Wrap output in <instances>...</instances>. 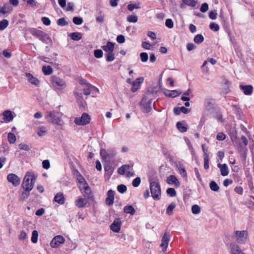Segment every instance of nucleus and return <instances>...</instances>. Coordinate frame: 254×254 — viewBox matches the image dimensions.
Here are the masks:
<instances>
[{
  "mask_svg": "<svg viewBox=\"0 0 254 254\" xmlns=\"http://www.w3.org/2000/svg\"><path fill=\"white\" fill-rule=\"evenodd\" d=\"M30 191L24 190V191L22 192L19 195L18 200L19 201H23L27 198L29 195Z\"/></svg>",
  "mask_w": 254,
  "mask_h": 254,
  "instance_id": "nucleus-36",
  "label": "nucleus"
},
{
  "mask_svg": "<svg viewBox=\"0 0 254 254\" xmlns=\"http://www.w3.org/2000/svg\"><path fill=\"white\" fill-rule=\"evenodd\" d=\"M209 156L205 155V157H204V168L205 170H207L209 169Z\"/></svg>",
  "mask_w": 254,
  "mask_h": 254,
  "instance_id": "nucleus-54",
  "label": "nucleus"
},
{
  "mask_svg": "<svg viewBox=\"0 0 254 254\" xmlns=\"http://www.w3.org/2000/svg\"><path fill=\"white\" fill-rule=\"evenodd\" d=\"M36 178L31 172H27L25 175L22 184L24 190L31 191L33 188Z\"/></svg>",
  "mask_w": 254,
  "mask_h": 254,
  "instance_id": "nucleus-3",
  "label": "nucleus"
},
{
  "mask_svg": "<svg viewBox=\"0 0 254 254\" xmlns=\"http://www.w3.org/2000/svg\"><path fill=\"white\" fill-rule=\"evenodd\" d=\"M25 75L28 81L32 84L36 86H38L39 84L40 81L38 79L33 76L31 73H26Z\"/></svg>",
  "mask_w": 254,
  "mask_h": 254,
  "instance_id": "nucleus-23",
  "label": "nucleus"
},
{
  "mask_svg": "<svg viewBox=\"0 0 254 254\" xmlns=\"http://www.w3.org/2000/svg\"><path fill=\"white\" fill-rule=\"evenodd\" d=\"M208 9V5L207 3H204L202 4L200 8V11L202 12H205L207 11Z\"/></svg>",
  "mask_w": 254,
  "mask_h": 254,
  "instance_id": "nucleus-64",
  "label": "nucleus"
},
{
  "mask_svg": "<svg viewBox=\"0 0 254 254\" xmlns=\"http://www.w3.org/2000/svg\"><path fill=\"white\" fill-rule=\"evenodd\" d=\"M226 138V135L223 132H219L216 136V139L218 140H224Z\"/></svg>",
  "mask_w": 254,
  "mask_h": 254,
  "instance_id": "nucleus-63",
  "label": "nucleus"
},
{
  "mask_svg": "<svg viewBox=\"0 0 254 254\" xmlns=\"http://www.w3.org/2000/svg\"><path fill=\"white\" fill-rule=\"evenodd\" d=\"M190 90L189 89L186 92L183 93L182 97L181 100L184 101H189L190 100Z\"/></svg>",
  "mask_w": 254,
  "mask_h": 254,
  "instance_id": "nucleus-42",
  "label": "nucleus"
},
{
  "mask_svg": "<svg viewBox=\"0 0 254 254\" xmlns=\"http://www.w3.org/2000/svg\"><path fill=\"white\" fill-rule=\"evenodd\" d=\"M83 93L85 95H89L90 94H95L99 92L98 89L91 84L83 88Z\"/></svg>",
  "mask_w": 254,
  "mask_h": 254,
  "instance_id": "nucleus-11",
  "label": "nucleus"
},
{
  "mask_svg": "<svg viewBox=\"0 0 254 254\" xmlns=\"http://www.w3.org/2000/svg\"><path fill=\"white\" fill-rule=\"evenodd\" d=\"M138 17L135 15H130L127 17V20L129 22L135 23L137 21Z\"/></svg>",
  "mask_w": 254,
  "mask_h": 254,
  "instance_id": "nucleus-49",
  "label": "nucleus"
},
{
  "mask_svg": "<svg viewBox=\"0 0 254 254\" xmlns=\"http://www.w3.org/2000/svg\"><path fill=\"white\" fill-rule=\"evenodd\" d=\"M78 188L84 197L89 199L92 197L91 190L87 183H84V185L79 186Z\"/></svg>",
  "mask_w": 254,
  "mask_h": 254,
  "instance_id": "nucleus-9",
  "label": "nucleus"
},
{
  "mask_svg": "<svg viewBox=\"0 0 254 254\" xmlns=\"http://www.w3.org/2000/svg\"><path fill=\"white\" fill-rule=\"evenodd\" d=\"M182 94V92L179 90H167L164 92V94L168 97L175 98L177 96H179L180 95Z\"/></svg>",
  "mask_w": 254,
  "mask_h": 254,
  "instance_id": "nucleus-25",
  "label": "nucleus"
},
{
  "mask_svg": "<svg viewBox=\"0 0 254 254\" xmlns=\"http://www.w3.org/2000/svg\"><path fill=\"white\" fill-rule=\"evenodd\" d=\"M86 202H87L85 199L79 197L75 200L74 203L76 207L80 208L83 207L86 204Z\"/></svg>",
  "mask_w": 254,
  "mask_h": 254,
  "instance_id": "nucleus-30",
  "label": "nucleus"
},
{
  "mask_svg": "<svg viewBox=\"0 0 254 254\" xmlns=\"http://www.w3.org/2000/svg\"><path fill=\"white\" fill-rule=\"evenodd\" d=\"M121 222L119 219H116L111 225V229L114 232L118 233L121 230Z\"/></svg>",
  "mask_w": 254,
  "mask_h": 254,
  "instance_id": "nucleus-20",
  "label": "nucleus"
},
{
  "mask_svg": "<svg viewBox=\"0 0 254 254\" xmlns=\"http://www.w3.org/2000/svg\"><path fill=\"white\" fill-rule=\"evenodd\" d=\"M165 25L169 28H172L174 27L173 21L171 19H167L165 21Z\"/></svg>",
  "mask_w": 254,
  "mask_h": 254,
  "instance_id": "nucleus-58",
  "label": "nucleus"
},
{
  "mask_svg": "<svg viewBox=\"0 0 254 254\" xmlns=\"http://www.w3.org/2000/svg\"><path fill=\"white\" fill-rule=\"evenodd\" d=\"M42 71L45 75H48L53 72V68L50 65H44L42 67Z\"/></svg>",
  "mask_w": 254,
  "mask_h": 254,
  "instance_id": "nucleus-34",
  "label": "nucleus"
},
{
  "mask_svg": "<svg viewBox=\"0 0 254 254\" xmlns=\"http://www.w3.org/2000/svg\"><path fill=\"white\" fill-rule=\"evenodd\" d=\"M166 182L169 185H174L177 187L180 185L179 181L174 175H170L167 177Z\"/></svg>",
  "mask_w": 254,
  "mask_h": 254,
  "instance_id": "nucleus-16",
  "label": "nucleus"
},
{
  "mask_svg": "<svg viewBox=\"0 0 254 254\" xmlns=\"http://www.w3.org/2000/svg\"><path fill=\"white\" fill-rule=\"evenodd\" d=\"M176 207V204L174 202H172L168 207L166 210V213L168 215H171L173 214V210Z\"/></svg>",
  "mask_w": 254,
  "mask_h": 254,
  "instance_id": "nucleus-40",
  "label": "nucleus"
},
{
  "mask_svg": "<svg viewBox=\"0 0 254 254\" xmlns=\"http://www.w3.org/2000/svg\"><path fill=\"white\" fill-rule=\"evenodd\" d=\"M238 151L240 153V155L241 158L243 159V160H246L247 158V149L243 147L241 142H239L238 145Z\"/></svg>",
  "mask_w": 254,
  "mask_h": 254,
  "instance_id": "nucleus-29",
  "label": "nucleus"
},
{
  "mask_svg": "<svg viewBox=\"0 0 254 254\" xmlns=\"http://www.w3.org/2000/svg\"><path fill=\"white\" fill-rule=\"evenodd\" d=\"M90 117L85 113L82 114L80 118H76L74 119V123L76 125H86L89 123L90 121Z\"/></svg>",
  "mask_w": 254,
  "mask_h": 254,
  "instance_id": "nucleus-7",
  "label": "nucleus"
},
{
  "mask_svg": "<svg viewBox=\"0 0 254 254\" xmlns=\"http://www.w3.org/2000/svg\"><path fill=\"white\" fill-rule=\"evenodd\" d=\"M192 213L194 214H197L200 212V207L196 204H194L191 207Z\"/></svg>",
  "mask_w": 254,
  "mask_h": 254,
  "instance_id": "nucleus-45",
  "label": "nucleus"
},
{
  "mask_svg": "<svg viewBox=\"0 0 254 254\" xmlns=\"http://www.w3.org/2000/svg\"><path fill=\"white\" fill-rule=\"evenodd\" d=\"M118 191L121 193H124L127 191V188L125 185H120L117 187Z\"/></svg>",
  "mask_w": 254,
  "mask_h": 254,
  "instance_id": "nucleus-55",
  "label": "nucleus"
},
{
  "mask_svg": "<svg viewBox=\"0 0 254 254\" xmlns=\"http://www.w3.org/2000/svg\"><path fill=\"white\" fill-rule=\"evenodd\" d=\"M209 187L212 190L214 191H217L219 190V187L217 183L213 181L210 183Z\"/></svg>",
  "mask_w": 254,
  "mask_h": 254,
  "instance_id": "nucleus-41",
  "label": "nucleus"
},
{
  "mask_svg": "<svg viewBox=\"0 0 254 254\" xmlns=\"http://www.w3.org/2000/svg\"><path fill=\"white\" fill-rule=\"evenodd\" d=\"M78 82L81 85L83 86V88L90 84L86 79L82 77H80L78 79Z\"/></svg>",
  "mask_w": 254,
  "mask_h": 254,
  "instance_id": "nucleus-50",
  "label": "nucleus"
},
{
  "mask_svg": "<svg viewBox=\"0 0 254 254\" xmlns=\"http://www.w3.org/2000/svg\"><path fill=\"white\" fill-rule=\"evenodd\" d=\"M140 57L141 62L144 63L147 61L148 59V56L147 53L142 52L140 54Z\"/></svg>",
  "mask_w": 254,
  "mask_h": 254,
  "instance_id": "nucleus-51",
  "label": "nucleus"
},
{
  "mask_svg": "<svg viewBox=\"0 0 254 254\" xmlns=\"http://www.w3.org/2000/svg\"><path fill=\"white\" fill-rule=\"evenodd\" d=\"M62 114L57 111H47L46 113L45 118L48 123L62 126L63 122L62 120Z\"/></svg>",
  "mask_w": 254,
  "mask_h": 254,
  "instance_id": "nucleus-1",
  "label": "nucleus"
},
{
  "mask_svg": "<svg viewBox=\"0 0 254 254\" xmlns=\"http://www.w3.org/2000/svg\"><path fill=\"white\" fill-rule=\"evenodd\" d=\"M7 140L10 144H13L16 141V136L13 133L9 132L8 134Z\"/></svg>",
  "mask_w": 254,
  "mask_h": 254,
  "instance_id": "nucleus-39",
  "label": "nucleus"
},
{
  "mask_svg": "<svg viewBox=\"0 0 254 254\" xmlns=\"http://www.w3.org/2000/svg\"><path fill=\"white\" fill-rule=\"evenodd\" d=\"M193 41L195 43L199 44L204 41V37L201 34H197L194 37Z\"/></svg>",
  "mask_w": 254,
  "mask_h": 254,
  "instance_id": "nucleus-37",
  "label": "nucleus"
},
{
  "mask_svg": "<svg viewBox=\"0 0 254 254\" xmlns=\"http://www.w3.org/2000/svg\"><path fill=\"white\" fill-rule=\"evenodd\" d=\"M209 28L211 30L214 31H218L219 30V25L214 22H211L210 24Z\"/></svg>",
  "mask_w": 254,
  "mask_h": 254,
  "instance_id": "nucleus-52",
  "label": "nucleus"
},
{
  "mask_svg": "<svg viewBox=\"0 0 254 254\" xmlns=\"http://www.w3.org/2000/svg\"><path fill=\"white\" fill-rule=\"evenodd\" d=\"M115 191L112 190L108 191V197L105 199L106 204L108 206H111L114 203Z\"/></svg>",
  "mask_w": 254,
  "mask_h": 254,
  "instance_id": "nucleus-15",
  "label": "nucleus"
},
{
  "mask_svg": "<svg viewBox=\"0 0 254 254\" xmlns=\"http://www.w3.org/2000/svg\"><path fill=\"white\" fill-rule=\"evenodd\" d=\"M77 179L78 181V183L80 184L79 186L84 185V183H87L85 179L80 174H78L77 175Z\"/></svg>",
  "mask_w": 254,
  "mask_h": 254,
  "instance_id": "nucleus-47",
  "label": "nucleus"
},
{
  "mask_svg": "<svg viewBox=\"0 0 254 254\" xmlns=\"http://www.w3.org/2000/svg\"><path fill=\"white\" fill-rule=\"evenodd\" d=\"M13 9L12 6L9 3H4L0 9V14H4L10 12Z\"/></svg>",
  "mask_w": 254,
  "mask_h": 254,
  "instance_id": "nucleus-24",
  "label": "nucleus"
},
{
  "mask_svg": "<svg viewBox=\"0 0 254 254\" xmlns=\"http://www.w3.org/2000/svg\"><path fill=\"white\" fill-rule=\"evenodd\" d=\"M69 36L74 41H79L82 38L81 34L77 32L71 33Z\"/></svg>",
  "mask_w": 254,
  "mask_h": 254,
  "instance_id": "nucleus-35",
  "label": "nucleus"
},
{
  "mask_svg": "<svg viewBox=\"0 0 254 254\" xmlns=\"http://www.w3.org/2000/svg\"><path fill=\"white\" fill-rule=\"evenodd\" d=\"M124 211L127 214L133 215L135 213V209L132 205H126L124 207Z\"/></svg>",
  "mask_w": 254,
  "mask_h": 254,
  "instance_id": "nucleus-33",
  "label": "nucleus"
},
{
  "mask_svg": "<svg viewBox=\"0 0 254 254\" xmlns=\"http://www.w3.org/2000/svg\"><path fill=\"white\" fill-rule=\"evenodd\" d=\"M140 8V7L139 4H129L127 5V9H128V10H129L130 11H132L135 8L139 9Z\"/></svg>",
  "mask_w": 254,
  "mask_h": 254,
  "instance_id": "nucleus-59",
  "label": "nucleus"
},
{
  "mask_svg": "<svg viewBox=\"0 0 254 254\" xmlns=\"http://www.w3.org/2000/svg\"><path fill=\"white\" fill-rule=\"evenodd\" d=\"M217 167L220 169V173L222 176H226L228 175L229 169L226 164H221L220 163H218L217 164Z\"/></svg>",
  "mask_w": 254,
  "mask_h": 254,
  "instance_id": "nucleus-21",
  "label": "nucleus"
},
{
  "mask_svg": "<svg viewBox=\"0 0 254 254\" xmlns=\"http://www.w3.org/2000/svg\"><path fill=\"white\" fill-rule=\"evenodd\" d=\"M177 167L181 176L184 178H187V173L185 167L182 164H179L177 166Z\"/></svg>",
  "mask_w": 254,
  "mask_h": 254,
  "instance_id": "nucleus-31",
  "label": "nucleus"
},
{
  "mask_svg": "<svg viewBox=\"0 0 254 254\" xmlns=\"http://www.w3.org/2000/svg\"><path fill=\"white\" fill-rule=\"evenodd\" d=\"M38 233L37 231L34 230L32 232L31 242L33 243H36L38 241Z\"/></svg>",
  "mask_w": 254,
  "mask_h": 254,
  "instance_id": "nucleus-43",
  "label": "nucleus"
},
{
  "mask_svg": "<svg viewBox=\"0 0 254 254\" xmlns=\"http://www.w3.org/2000/svg\"><path fill=\"white\" fill-rule=\"evenodd\" d=\"M176 127L180 132L184 133L187 131L189 126L185 121H182L177 123Z\"/></svg>",
  "mask_w": 254,
  "mask_h": 254,
  "instance_id": "nucleus-14",
  "label": "nucleus"
},
{
  "mask_svg": "<svg viewBox=\"0 0 254 254\" xmlns=\"http://www.w3.org/2000/svg\"><path fill=\"white\" fill-rule=\"evenodd\" d=\"M64 238L61 235H57L55 236L51 241L50 246L52 248H57L62 244L64 243Z\"/></svg>",
  "mask_w": 254,
  "mask_h": 254,
  "instance_id": "nucleus-10",
  "label": "nucleus"
},
{
  "mask_svg": "<svg viewBox=\"0 0 254 254\" xmlns=\"http://www.w3.org/2000/svg\"><path fill=\"white\" fill-rule=\"evenodd\" d=\"M50 81L53 86L57 89L63 90L66 87L65 81L56 75L51 76Z\"/></svg>",
  "mask_w": 254,
  "mask_h": 254,
  "instance_id": "nucleus-5",
  "label": "nucleus"
},
{
  "mask_svg": "<svg viewBox=\"0 0 254 254\" xmlns=\"http://www.w3.org/2000/svg\"><path fill=\"white\" fill-rule=\"evenodd\" d=\"M150 190L151 196L155 200H159L161 199V191L159 183L152 181L150 183Z\"/></svg>",
  "mask_w": 254,
  "mask_h": 254,
  "instance_id": "nucleus-4",
  "label": "nucleus"
},
{
  "mask_svg": "<svg viewBox=\"0 0 254 254\" xmlns=\"http://www.w3.org/2000/svg\"><path fill=\"white\" fill-rule=\"evenodd\" d=\"M167 193L171 197H174L177 195L176 191L174 188H168L166 190Z\"/></svg>",
  "mask_w": 254,
  "mask_h": 254,
  "instance_id": "nucleus-46",
  "label": "nucleus"
},
{
  "mask_svg": "<svg viewBox=\"0 0 254 254\" xmlns=\"http://www.w3.org/2000/svg\"><path fill=\"white\" fill-rule=\"evenodd\" d=\"M184 3L185 4L191 6L195 7L197 4V1L194 0H182Z\"/></svg>",
  "mask_w": 254,
  "mask_h": 254,
  "instance_id": "nucleus-38",
  "label": "nucleus"
},
{
  "mask_svg": "<svg viewBox=\"0 0 254 254\" xmlns=\"http://www.w3.org/2000/svg\"><path fill=\"white\" fill-rule=\"evenodd\" d=\"M106 56V61L108 62H111L115 60V56L113 52L112 53H107Z\"/></svg>",
  "mask_w": 254,
  "mask_h": 254,
  "instance_id": "nucleus-48",
  "label": "nucleus"
},
{
  "mask_svg": "<svg viewBox=\"0 0 254 254\" xmlns=\"http://www.w3.org/2000/svg\"><path fill=\"white\" fill-rule=\"evenodd\" d=\"M101 48L107 53H112L114 50V44L111 42H108L106 45L102 46Z\"/></svg>",
  "mask_w": 254,
  "mask_h": 254,
  "instance_id": "nucleus-27",
  "label": "nucleus"
},
{
  "mask_svg": "<svg viewBox=\"0 0 254 254\" xmlns=\"http://www.w3.org/2000/svg\"><path fill=\"white\" fill-rule=\"evenodd\" d=\"M67 24V22L65 21L64 18H61L57 21V24L59 26H64Z\"/></svg>",
  "mask_w": 254,
  "mask_h": 254,
  "instance_id": "nucleus-62",
  "label": "nucleus"
},
{
  "mask_svg": "<svg viewBox=\"0 0 254 254\" xmlns=\"http://www.w3.org/2000/svg\"><path fill=\"white\" fill-rule=\"evenodd\" d=\"M30 33L35 37L39 39L42 42L49 44L52 43V39L49 35L45 32L32 28L29 30Z\"/></svg>",
  "mask_w": 254,
  "mask_h": 254,
  "instance_id": "nucleus-2",
  "label": "nucleus"
},
{
  "mask_svg": "<svg viewBox=\"0 0 254 254\" xmlns=\"http://www.w3.org/2000/svg\"><path fill=\"white\" fill-rule=\"evenodd\" d=\"M14 117L12 112L10 110H6L3 113V119L5 123H8L13 120Z\"/></svg>",
  "mask_w": 254,
  "mask_h": 254,
  "instance_id": "nucleus-17",
  "label": "nucleus"
},
{
  "mask_svg": "<svg viewBox=\"0 0 254 254\" xmlns=\"http://www.w3.org/2000/svg\"><path fill=\"white\" fill-rule=\"evenodd\" d=\"M8 25V21L6 19H3L0 21V30H3Z\"/></svg>",
  "mask_w": 254,
  "mask_h": 254,
  "instance_id": "nucleus-44",
  "label": "nucleus"
},
{
  "mask_svg": "<svg viewBox=\"0 0 254 254\" xmlns=\"http://www.w3.org/2000/svg\"><path fill=\"white\" fill-rule=\"evenodd\" d=\"M140 178L139 177H136L133 180L132 185L134 187H137L140 185Z\"/></svg>",
  "mask_w": 254,
  "mask_h": 254,
  "instance_id": "nucleus-60",
  "label": "nucleus"
},
{
  "mask_svg": "<svg viewBox=\"0 0 254 254\" xmlns=\"http://www.w3.org/2000/svg\"><path fill=\"white\" fill-rule=\"evenodd\" d=\"M73 22L76 25H80L83 22V19L81 17H74L73 18Z\"/></svg>",
  "mask_w": 254,
  "mask_h": 254,
  "instance_id": "nucleus-57",
  "label": "nucleus"
},
{
  "mask_svg": "<svg viewBox=\"0 0 254 254\" xmlns=\"http://www.w3.org/2000/svg\"><path fill=\"white\" fill-rule=\"evenodd\" d=\"M214 100L211 98L205 99L204 102L205 109L208 111L213 108Z\"/></svg>",
  "mask_w": 254,
  "mask_h": 254,
  "instance_id": "nucleus-28",
  "label": "nucleus"
},
{
  "mask_svg": "<svg viewBox=\"0 0 254 254\" xmlns=\"http://www.w3.org/2000/svg\"><path fill=\"white\" fill-rule=\"evenodd\" d=\"M47 132V129L44 127H42L39 128L38 131H37V134L39 136H42L45 134Z\"/></svg>",
  "mask_w": 254,
  "mask_h": 254,
  "instance_id": "nucleus-53",
  "label": "nucleus"
},
{
  "mask_svg": "<svg viewBox=\"0 0 254 254\" xmlns=\"http://www.w3.org/2000/svg\"><path fill=\"white\" fill-rule=\"evenodd\" d=\"M170 234L168 232H166L163 236L161 240V244L160 247L162 248V251L165 252L168 245V243L170 241Z\"/></svg>",
  "mask_w": 254,
  "mask_h": 254,
  "instance_id": "nucleus-13",
  "label": "nucleus"
},
{
  "mask_svg": "<svg viewBox=\"0 0 254 254\" xmlns=\"http://www.w3.org/2000/svg\"><path fill=\"white\" fill-rule=\"evenodd\" d=\"M54 200L60 204H63L65 202V198L63 193H57L54 198Z\"/></svg>",
  "mask_w": 254,
  "mask_h": 254,
  "instance_id": "nucleus-26",
  "label": "nucleus"
},
{
  "mask_svg": "<svg viewBox=\"0 0 254 254\" xmlns=\"http://www.w3.org/2000/svg\"><path fill=\"white\" fill-rule=\"evenodd\" d=\"M231 248L232 254H245L236 244H231Z\"/></svg>",
  "mask_w": 254,
  "mask_h": 254,
  "instance_id": "nucleus-32",
  "label": "nucleus"
},
{
  "mask_svg": "<svg viewBox=\"0 0 254 254\" xmlns=\"http://www.w3.org/2000/svg\"><path fill=\"white\" fill-rule=\"evenodd\" d=\"M94 55L96 58H101L103 57V53L101 50H95Z\"/></svg>",
  "mask_w": 254,
  "mask_h": 254,
  "instance_id": "nucleus-56",
  "label": "nucleus"
},
{
  "mask_svg": "<svg viewBox=\"0 0 254 254\" xmlns=\"http://www.w3.org/2000/svg\"><path fill=\"white\" fill-rule=\"evenodd\" d=\"M240 89L246 95H250L253 91V87L252 85H240Z\"/></svg>",
  "mask_w": 254,
  "mask_h": 254,
  "instance_id": "nucleus-18",
  "label": "nucleus"
},
{
  "mask_svg": "<svg viewBox=\"0 0 254 254\" xmlns=\"http://www.w3.org/2000/svg\"><path fill=\"white\" fill-rule=\"evenodd\" d=\"M41 21L46 26H49L51 24V20L48 17H43L41 18Z\"/></svg>",
  "mask_w": 254,
  "mask_h": 254,
  "instance_id": "nucleus-61",
  "label": "nucleus"
},
{
  "mask_svg": "<svg viewBox=\"0 0 254 254\" xmlns=\"http://www.w3.org/2000/svg\"><path fill=\"white\" fill-rule=\"evenodd\" d=\"M143 80L144 79L143 77H139L135 81H133L132 82V87L131 88V91L133 92L136 91L138 89V86L143 82Z\"/></svg>",
  "mask_w": 254,
  "mask_h": 254,
  "instance_id": "nucleus-19",
  "label": "nucleus"
},
{
  "mask_svg": "<svg viewBox=\"0 0 254 254\" xmlns=\"http://www.w3.org/2000/svg\"><path fill=\"white\" fill-rule=\"evenodd\" d=\"M234 233L236 236V241L238 243H245L248 237V232L247 231H235Z\"/></svg>",
  "mask_w": 254,
  "mask_h": 254,
  "instance_id": "nucleus-8",
  "label": "nucleus"
},
{
  "mask_svg": "<svg viewBox=\"0 0 254 254\" xmlns=\"http://www.w3.org/2000/svg\"><path fill=\"white\" fill-rule=\"evenodd\" d=\"M100 156L103 160L105 161H109V159L114 157L116 154V150L114 148H110L108 150L102 148L100 150Z\"/></svg>",
  "mask_w": 254,
  "mask_h": 254,
  "instance_id": "nucleus-6",
  "label": "nucleus"
},
{
  "mask_svg": "<svg viewBox=\"0 0 254 254\" xmlns=\"http://www.w3.org/2000/svg\"><path fill=\"white\" fill-rule=\"evenodd\" d=\"M151 101L148 100L147 102L146 101V99H143L141 102V105L143 108V112L145 113H149L151 110Z\"/></svg>",
  "mask_w": 254,
  "mask_h": 254,
  "instance_id": "nucleus-22",
  "label": "nucleus"
},
{
  "mask_svg": "<svg viewBox=\"0 0 254 254\" xmlns=\"http://www.w3.org/2000/svg\"><path fill=\"white\" fill-rule=\"evenodd\" d=\"M8 181L11 183L14 186H17L20 184V179L14 174H9L7 176Z\"/></svg>",
  "mask_w": 254,
  "mask_h": 254,
  "instance_id": "nucleus-12",
  "label": "nucleus"
}]
</instances>
